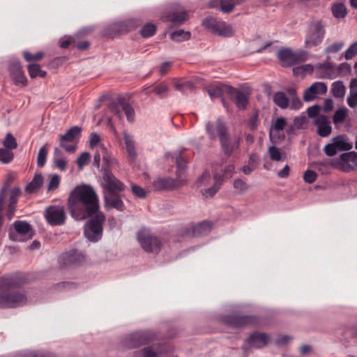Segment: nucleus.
<instances>
[{
    "label": "nucleus",
    "instance_id": "obj_1",
    "mask_svg": "<svg viewBox=\"0 0 357 357\" xmlns=\"http://www.w3.org/2000/svg\"><path fill=\"white\" fill-rule=\"evenodd\" d=\"M68 207L75 220H85L100 211L98 196L91 185H77L69 195Z\"/></svg>",
    "mask_w": 357,
    "mask_h": 357
},
{
    "label": "nucleus",
    "instance_id": "obj_2",
    "mask_svg": "<svg viewBox=\"0 0 357 357\" xmlns=\"http://www.w3.org/2000/svg\"><path fill=\"white\" fill-rule=\"evenodd\" d=\"M23 282L17 277H0V308H15L28 302L26 294L22 289Z\"/></svg>",
    "mask_w": 357,
    "mask_h": 357
},
{
    "label": "nucleus",
    "instance_id": "obj_3",
    "mask_svg": "<svg viewBox=\"0 0 357 357\" xmlns=\"http://www.w3.org/2000/svg\"><path fill=\"white\" fill-rule=\"evenodd\" d=\"M325 27V24L321 20H313L309 23L305 36V48L312 49L321 44L326 35Z\"/></svg>",
    "mask_w": 357,
    "mask_h": 357
},
{
    "label": "nucleus",
    "instance_id": "obj_4",
    "mask_svg": "<svg viewBox=\"0 0 357 357\" xmlns=\"http://www.w3.org/2000/svg\"><path fill=\"white\" fill-rule=\"evenodd\" d=\"M317 78L333 79L337 77L345 75L351 70V66L347 63H342L335 66L330 62L319 63L316 66Z\"/></svg>",
    "mask_w": 357,
    "mask_h": 357
},
{
    "label": "nucleus",
    "instance_id": "obj_5",
    "mask_svg": "<svg viewBox=\"0 0 357 357\" xmlns=\"http://www.w3.org/2000/svg\"><path fill=\"white\" fill-rule=\"evenodd\" d=\"M84 226V235L91 242H97L102 236V225L105 221V215L102 212L94 213Z\"/></svg>",
    "mask_w": 357,
    "mask_h": 357
},
{
    "label": "nucleus",
    "instance_id": "obj_6",
    "mask_svg": "<svg viewBox=\"0 0 357 357\" xmlns=\"http://www.w3.org/2000/svg\"><path fill=\"white\" fill-rule=\"evenodd\" d=\"M158 339L153 331H139L127 335L124 338L126 347L132 349L154 342Z\"/></svg>",
    "mask_w": 357,
    "mask_h": 357
},
{
    "label": "nucleus",
    "instance_id": "obj_7",
    "mask_svg": "<svg viewBox=\"0 0 357 357\" xmlns=\"http://www.w3.org/2000/svg\"><path fill=\"white\" fill-rule=\"evenodd\" d=\"M216 126L221 147L225 154L230 155L239 148L241 139L240 137L231 138L225 123L218 122Z\"/></svg>",
    "mask_w": 357,
    "mask_h": 357
},
{
    "label": "nucleus",
    "instance_id": "obj_8",
    "mask_svg": "<svg viewBox=\"0 0 357 357\" xmlns=\"http://www.w3.org/2000/svg\"><path fill=\"white\" fill-rule=\"evenodd\" d=\"M137 238L144 251L158 253L160 250L161 242L149 229H140L137 234Z\"/></svg>",
    "mask_w": 357,
    "mask_h": 357
},
{
    "label": "nucleus",
    "instance_id": "obj_9",
    "mask_svg": "<svg viewBox=\"0 0 357 357\" xmlns=\"http://www.w3.org/2000/svg\"><path fill=\"white\" fill-rule=\"evenodd\" d=\"M100 185L103 195L105 193L120 194L124 191L126 188L125 185L107 169L103 172Z\"/></svg>",
    "mask_w": 357,
    "mask_h": 357
},
{
    "label": "nucleus",
    "instance_id": "obj_10",
    "mask_svg": "<svg viewBox=\"0 0 357 357\" xmlns=\"http://www.w3.org/2000/svg\"><path fill=\"white\" fill-rule=\"evenodd\" d=\"M14 230L9 232V238L14 241H26L33 236L31 225L23 220H16L13 222Z\"/></svg>",
    "mask_w": 357,
    "mask_h": 357
},
{
    "label": "nucleus",
    "instance_id": "obj_11",
    "mask_svg": "<svg viewBox=\"0 0 357 357\" xmlns=\"http://www.w3.org/2000/svg\"><path fill=\"white\" fill-rule=\"evenodd\" d=\"M352 147V143L344 135H340L333 137L331 142L325 145L324 151L326 155L332 157L338 152L349 151Z\"/></svg>",
    "mask_w": 357,
    "mask_h": 357
},
{
    "label": "nucleus",
    "instance_id": "obj_12",
    "mask_svg": "<svg viewBox=\"0 0 357 357\" xmlns=\"http://www.w3.org/2000/svg\"><path fill=\"white\" fill-rule=\"evenodd\" d=\"M278 59L287 66H292L305 61L307 53L305 51L293 52L289 48H282L278 51Z\"/></svg>",
    "mask_w": 357,
    "mask_h": 357
},
{
    "label": "nucleus",
    "instance_id": "obj_13",
    "mask_svg": "<svg viewBox=\"0 0 357 357\" xmlns=\"http://www.w3.org/2000/svg\"><path fill=\"white\" fill-rule=\"evenodd\" d=\"M45 217L51 225H61L65 222L66 215L63 206H50L45 211Z\"/></svg>",
    "mask_w": 357,
    "mask_h": 357
},
{
    "label": "nucleus",
    "instance_id": "obj_14",
    "mask_svg": "<svg viewBox=\"0 0 357 357\" xmlns=\"http://www.w3.org/2000/svg\"><path fill=\"white\" fill-rule=\"evenodd\" d=\"M59 261L63 266L76 267L82 265L85 262V256L77 250H72L63 253L59 258Z\"/></svg>",
    "mask_w": 357,
    "mask_h": 357
},
{
    "label": "nucleus",
    "instance_id": "obj_15",
    "mask_svg": "<svg viewBox=\"0 0 357 357\" xmlns=\"http://www.w3.org/2000/svg\"><path fill=\"white\" fill-rule=\"evenodd\" d=\"M353 165H357V153L349 151L334 162L333 167L343 172H349L353 169Z\"/></svg>",
    "mask_w": 357,
    "mask_h": 357
},
{
    "label": "nucleus",
    "instance_id": "obj_16",
    "mask_svg": "<svg viewBox=\"0 0 357 357\" xmlns=\"http://www.w3.org/2000/svg\"><path fill=\"white\" fill-rule=\"evenodd\" d=\"M135 26V22L133 20L114 22L104 30L103 35L107 37H113L116 33L130 31Z\"/></svg>",
    "mask_w": 357,
    "mask_h": 357
},
{
    "label": "nucleus",
    "instance_id": "obj_17",
    "mask_svg": "<svg viewBox=\"0 0 357 357\" xmlns=\"http://www.w3.org/2000/svg\"><path fill=\"white\" fill-rule=\"evenodd\" d=\"M222 321L227 325L234 328H241L256 322V318L250 316L225 315Z\"/></svg>",
    "mask_w": 357,
    "mask_h": 357
},
{
    "label": "nucleus",
    "instance_id": "obj_18",
    "mask_svg": "<svg viewBox=\"0 0 357 357\" xmlns=\"http://www.w3.org/2000/svg\"><path fill=\"white\" fill-rule=\"evenodd\" d=\"M122 135L127 158L130 162H135L137 158L135 137L127 131H123Z\"/></svg>",
    "mask_w": 357,
    "mask_h": 357
},
{
    "label": "nucleus",
    "instance_id": "obj_19",
    "mask_svg": "<svg viewBox=\"0 0 357 357\" xmlns=\"http://www.w3.org/2000/svg\"><path fill=\"white\" fill-rule=\"evenodd\" d=\"M184 183L183 179H180L178 177L176 179L172 178H158L153 183V187L155 190H173L180 187Z\"/></svg>",
    "mask_w": 357,
    "mask_h": 357
},
{
    "label": "nucleus",
    "instance_id": "obj_20",
    "mask_svg": "<svg viewBox=\"0 0 357 357\" xmlns=\"http://www.w3.org/2000/svg\"><path fill=\"white\" fill-rule=\"evenodd\" d=\"M327 91V86L325 83L317 82L307 88L303 96L305 102L314 100L318 96L325 94Z\"/></svg>",
    "mask_w": 357,
    "mask_h": 357
},
{
    "label": "nucleus",
    "instance_id": "obj_21",
    "mask_svg": "<svg viewBox=\"0 0 357 357\" xmlns=\"http://www.w3.org/2000/svg\"><path fill=\"white\" fill-rule=\"evenodd\" d=\"M9 71L13 80L16 84H21L23 86L26 84L27 79L19 61L14 60L10 62Z\"/></svg>",
    "mask_w": 357,
    "mask_h": 357
},
{
    "label": "nucleus",
    "instance_id": "obj_22",
    "mask_svg": "<svg viewBox=\"0 0 357 357\" xmlns=\"http://www.w3.org/2000/svg\"><path fill=\"white\" fill-rule=\"evenodd\" d=\"M165 351V345L160 342L152 343L137 351L141 357H160Z\"/></svg>",
    "mask_w": 357,
    "mask_h": 357
},
{
    "label": "nucleus",
    "instance_id": "obj_23",
    "mask_svg": "<svg viewBox=\"0 0 357 357\" xmlns=\"http://www.w3.org/2000/svg\"><path fill=\"white\" fill-rule=\"evenodd\" d=\"M105 207L107 209L115 208L119 211L125 209V205L119 194H105L103 195Z\"/></svg>",
    "mask_w": 357,
    "mask_h": 357
},
{
    "label": "nucleus",
    "instance_id": "obj_24",
    "mask_svg": "<svg viewBox=\"0 0 357 357\" xmlns=\"http://www.w3.org/2000/svg\"><path fill=\"white\" fill-rule=\"evenodd\" d=\"M314 123L317 128V133L322 137H328L332 132L330 121L326 116L320 115L314 120Z\"/></svg>",
    "mask_w": 357,
    "mask_h": 357
},
{
    "label": "nucleus",
    "instance_id": "obj_25",
    "mask_svg": "<svg viewBox=\"0 0 357 357\" xmlns=\"http://www.w3.org/2000/svg\"><path fill=\"white\" fill-rule=\"evenodd\" d=\"M269 340V337L264 333H254L248 338V343L255 348H261L266 346Z\"/></svg>",
    "mask_w": 357,
    "mask_h": 357
},
{
    "label": "nucleus",
    "instance_id": "obj_26",
    "mask_svg": "<svg viewBox=\"0 0 357 357\" xmlns=\"http://www.w3.org/2000/svg\"><path fill=\"white\" fill-rule=\"evenodd\" d=\"M214 183L213 185L207 189L201 190V192L206 198L213 197L218 191L220 190L222 185L223 179L222 176L220 174H215L213 176Z\"/></svg>",
    "mask_w": 357,
    "mask_h": 357
},
{
    "label": "nucleus",
    "instance_id": "obj_27",
    "mask_svg": "<svg viewBox=\"0 0 357 357\" xmlns=\"http://www.w3.org/2000/svg\"><path fill=\"white\" fill-rule=\"evenodd\" d=\"M188 17V13L182 8H179L169 13L166 16V18L174 24H181L187 20Z\"/></svg>",
    "mask_w": 357,
    "mask_h": 357
},
{
    "label": "nucleus",
    "instance_id": "obj_28",
    "mask_svg": "<svg viewBox=\"0 0 357 357\" xmlns=\"http://www.w3.org/2000/svg\"><path fill=\"white\" fill-rule=\"evenodd\" d=\"M235 89L228 85L218 84L208 89V93L211 98H217L222 96L225 92L231 93Z\"/></svg>",
    "mask_w": 357,
    "mask_h": 357
},
{
    "label": "nucleus",
    "instance_id": "obj_29",
    "mask_svg": "<svg viewBox=\"0 0 357 357\" xmlns=\"http://www.w3.org/2000/svg\"><path fill=\"white\" fill-rule=\"evenodd\" d=\"M212 229V224L211 222L204 221L199 222L192 227V235L193 236H197L200 235H206Z\"/></svg>",
    "mask_w": 357,
    "mask_h": 357
},
{
    "label": "nucleus",
    "instance_id": "obj_30",
    "mask_svg": "<svg viewBox=\"0 0 357 357\" xmlns=\"http://www.w3.org/2000/svg\"><path fill=\"white\" fill-rule=\"evenodd\" d=\"M234 33L233 28L230 24L220 21L214 34L220 36L230 37L234 35Z\"/></svg>",
    "mask_w": 357,
    "mask_h": 357
},
{
    "label": "nucleus",
    "instance_id": "obj_31",
    "mask_svg": "<svg viewBox=\"0 0 357 357\" xmlns=\"http://www.w3.org/2000/svg\"><path fill=\"white\" fill-rule=\"evenodd\" d=\"M14 357H57L49 351H22L15 354Z\"/></svg>",
    "mask_w": 357,
    "mask_h": 357
},
{
    "label": "nucleus",
    "instance_id": "obj_32",
    "mask_svg": "<svg viewBox=\"0 0 357 357\" xmlns=\"http://www.w3.org/2000/svg\"><path fill=\"white\" fill-rule=\"evenodd\" d=\"M81 130L82 129L80 127L73 126L70 128L65 135H61L60 139H65L70 143H75V139L79 137Z\"/></svg>",
    "mask_w": 357,
    "mask_h": 357
},
{
    "label": "nucleus",
    "instance_id": "obj_33",
    "mask_svg": "<svg viewBox=\"0 0 357 357\" xmlns=\"http://www.w3.org/2000/svg\"><path fill=\"white\" fill-rule=\"evenodd\" d=\"M43 177L41 174H36L33 180L26 185V191L29 193H32L38 190L43 184Z\"/></svg>",
    "mask_w": 357,
    "mask_h": 357
},
{
    "label": "nucleus",
    "instance_id": "obj_34",
    "mask_svg": "<svg viewBox=\"0 0 357 357\" xmlns=\"http://www.w3.org/2000/svg\"><path fill=\"white\" fill-rule=\"evenodd\" d=\"M274 102L280 108L286 109L289 105V101L284 92H277L273 96Z\"/></svg>",
    "mask_w": 357,
    "mask_h": 357
},
{
    "label": "nucleus",
    "instance_id": "obj_35",
    "mask_svg": "<svg viewBox=\"0 0 357 357\" xmlns=\"http://www.w3.org/2000/svg\"><path fill=\"white\" fill-rule=\"evenodd\" d=\"M120 104L121 105L122 110L126 116L127 120L129 122H133L135 119V110L133 107L128 103L125 99H121Z\"/></svg>",
    "mask_w": 357,
    "mask_h": 357
},
{
    "label": "nucleus",
    "instance_id": "obj_36",
    "mask_svg": "<svg viewBox=\"0 0 357 357\" xmlns=\"http://www.w3.org/2000/svg\"><path fill=\"white\" fill-rule=\"evenodd\" d=\"M190 36L191 33L189 31H185L183 29L175 31L170 34V38L176 42L188 40Z\"/></svg>",
    "mask_w": 357,
    "mask_h": 357
},
{
    "label": "nucleus",
    "instance_id": "obj_37",
    "mask_svg": "<svg viewBox=\"0 0 357 357\" xmlns=\"http://www.w3.org/2000/svg\"><path fill=\"white\" fill-rule=\"evenodd\" d=\"M176 163L177 166V172L176 175L177 177L180 179H183L185 181V169L186 167V161L185 160L181 155H178L176 157Z\"/></svg>",
    "mask_w": 357,
    "mask_h": 357
},
{
    "label": "nucleus",
    "instance_id": "obj_38",
    "mask_svg": "<svg viewBox=\"0 0 357 357\" xmlns=\"http://www.w3.org/2000/svg\"><path fill=\"white\" fill-rule=\"evenodd\" d=\"M348 116V109L343 107L337 109L333 117L334 124L337 125L342 123Z\"/></svg>",
    "mask_w": 357,
    "mask_h": 357
},
{
    "label": "nucleus",
    "instance_id": "obj_39",
    "mask_svg": "<svg viewBox=\"0 0 357 357\" xmlns=\"http://www.w3.org/2000/svg\"><path fill=\"white\" fill-rule=\"evenodd\" d=\"M220 122L221 123H224V122L218 119L215 122H211L208 121L206 123V130L208 135H209V137L211 139H215L218 136V134L217 132V125L218 123Z\"/></svg>",
    "mask_w": 357,
    "mask_h": 357
},
{
    "label": "nucleus",
    "instance_id": "obj_40",
    "mask_svg": "<svg viewBox=\"0 0 357 357\" xmlns=\"http://www.w3.org/2000/svg\"><path fill=\"white\" fill-rule=\"evenodd\" d=\"M28 72L31 78H36V77H44L46 75V72L41 70L38 64H29L28 66Z\"/></svg>",
    "mask_w": 357,
    "mask_h": 357
},
{
    "label": "nucleus",
    "instance_id": "obj_41",
    "mask_svg": "<svg viewBox=\"0 0 357 357\" xmlns=\"http://www.w3.org/2000/svg\"><path fill=\"white\" fill-rule=\"evenodd\" d=\"M332 93L335 98H342L345 94V86L342 81H336L332 84Z\"/></svg>",
    "mask_w": 357,
    "mask_h": 357
},
{
    "label": "nucleus",
    "instance_id": "obj_42",
    "mask_svg": "<svg viewBox=\"0 0 357 357\" xmlns=\"http://www.w3.org/2000/svg\"><path fill=\"white\" fill-rule=\"evenodd\" d=\"M48 144H45L38 151L37 155V165L42 167L45 165L47 155Z\"/></svg>",
    "mask_w": 357,
    "mask_h": 357
},
{
    "label": "nucleus",
    "instance_id": "obj_43",
    "mask_svg": "<svg viewBox=\"0 0 357 357\" xmlns=\"http://www.w3.org/2000/svg\"><path fill=\"white\" fill-rule=\"evenodd\" d=\"M220 21L213 17H207L202 21L203 26L214 33Z\"/></svg>",
    "mask_w": 357,
    "mask_h": 357
},
{
    "label": "nucleus",
    "instance_id": "obj_44",
    "mask_svg": "<svg viewBox=\"0 0 357 357\" xmlns=\"http://www.w3.org/2000/svg\"><path fill=\"white\" fill-rule=\"evenodd\" d=\"M332 13L336 18H344L347 15V9L344 4L336 3L332 7Z\"/></svg>",
    "mask_w": 357,
    "mask_h": 357
},
{
    "label": "nucleus",
    "instance_id": "obj_45",
    "mask_svg": "<svg viewBox=\"0 0 357 357\" xmlns=\"http://www.w3.org/2000/svg\"><path fill=\"white\" fill-rule=\"evenodd\" d=\"M14 158V154L11 150L7 149H0V162L3 164L10 162Z\"/></svg>",
    "mask_w": 357,
    "mask_h": 357
},
{
    "label": "nucleus",
    "instance_id": "obj_46",
    "mask_svg": "<svg viewBox=\"0 0 357 357\" xmlns=\"http://www.w3.org/2000/svg\"><path fill=\"white\" fill-rule=\"evenodd\" d=\"M287 124L286 119L283 117H280L275 120V121L271 126L270 130V137L272 138L273 132L276 131H280L284 129Z\"/></svg>",
    "mask_w": 357,
    "mask_h": 357
},
{
    "label": "nucleus",
    "instance_id": "obj_47",
    "mask_svg": "<svg viewBox=\"0 0 357 357\" xmlns=\"http://www.w3.org/2000/svg\"><path fill=\"white\" fill-rule=\"evenodd\" d=\"M156 26L153 24L148 23L143 26L141 29V34L144 38L153 36L156 32Z\"/></svg>",
    "mask_w": 357,
    "mask_h": 357
},
{
    "label": "nucleus",
    "instance_id": "obj_48",
    "mask_svg": "<svg viewBox=\"0 0 357 357\" xmlns=\"http://www.w3.org/2000/svg\"><path fill=\"white\" fill-rule=\"evenodd\" d=\"M236 104L239 109H245L248 104V96L243 91H238L236 95Z\"/></svg>",
    "mask_w": 357,
    "mask_h": 357
},
{
    "label": "nucleus",
    "instance_id": "obj_49",
    "mask_svg": "<svg viewBox=\"0 0 357 357\" xmlns=\"http://www.w3.org/2000/svg\"><path fill=\"white\" fill-rule=\"evenodd\" d=\"M4 147L9 150L15 149L17 146V143L15 138L11 133H8L3 142Z\"/></svg>",
    "mask_w": 357,
    "mask_h": 357
},
{
    "label": "nucleus",
    "instance_id": "obj_50",
    "mask_svg": "<svg viewBox=\"0 0 357 357\" xmlns=\"http://www.w3.org/2000/svg\"><path fill=\"white\" fill-rule=\"evenodd\" d=\"M123 99V98H118L116 101L112 102L109 106V109L112 114L116 115L119 119L122 118L121 115V105L120 104V100Z\"/></svg>",
    "mask_w": 357,
    "mask_h": 357
},
{
    "label": "nucleus",
    "instance_id": "obj_51",
    "mask_svg": "<svg viewBox=\"0 0 357 357\" xmlns=\"http://www.w3.org/2000/svg\"><path fill=\"white\" fill-rule=\"evenodd\" d=\"M233 186L240 194L245 192L249 188L247 183L241 178L235 179L233 182Z\"/></svg>",
    "mask_w": 357,
    "mask_h": 357
},
{
    "label": "nucleus",
    "instance_id": "obj_52",
    "mask_svg": "<svg viewBox=\"0 0 357 357\" xmlns=\"http://www.w3.org/2000/svg\"><path fill=\"white\" fill-rule=\"evenodd\" d=\"M344 46V43L342 41L335 42L325 48V53L335 54L340 51Z\"/></svg>",
    "mask_w": 357,
    "mask_h": 357
},
{
    "label": "nucleus",
    "instance_id": "obj_53",
    "mask_svg": "<svg viewBox=\"0 0 357 357\" xmlns=\"http://www.w3.org/2000/svg\"><path fill=\"white\" fill-rule=\"evenodd\" d=\"M168 91L169 86H167V84L164 82L160 83L153 89V92L155 93V94L160 97H165Z\"/></svg>",
    "mask_w": 357,
    "mask_h": 357
},
{
    "label": "nucleus",
    "instance_id": "obj_54",
    "mask_svg": "<svg viewBox=\"0 0 357 357\" xmlns=\"http://www.w3.org/2000/svg\"><path fill=\"white\" fill-rule=\"evenodd\" d=\"M357 54V42L351 44L344 52V58L347 60L351 59Z\"/></svg>",
    "mask_w": 357,
    "mask_h": 357
},
{
    "label": "nucleus",
    "instance_id": "obj_55",
    "mask_svg": "<svg viewBox=\"0 0 357 357\" xmlns=\"http://www.w3.org/2000/svg\"><path fill=\"white\" fill-rule=\"evenodd\" d=\"M60 183V176L57 174L50 176V180L47 185V190L52 191L56 189Z\"/></svg>",
    "mask_w": 357,
    "mask_h": 357
},
{
    "label": "nucleus",
    "instance_id": "obj_56",
    "mask_svg": "<svg viewBox=\"0 0 357 357\" xmlns=\"http://www.w3.org/2000/svg\"><path fill=\"white\" fill-rule=\"evenodd\" d=\"M23 55H24V59L26 61L31 62V61H36L40 60L43 56V53L40 52L35 54H32L28 52H24Z\"/></svg>",
    "mask_w": 357,
    "mask_h": 357
},
{
    "label": "nucleus",
    "instance_id": "obj_57",
    "mask_svg": "<svg viewBox=\"0 0 357 357\" xmlns=\"http://www.w3.org/2000/svg\"><path fill=\"white\" fill-rule=\"evenodd\" d=\"M270 158L272 160L279 161L281 160V153L280 149L275 146H271L268 149Z\"/></svg>",
    "mask_w": 357,
    "mask_h": 357
},
{
    "label": "nucleus",
    "instance_id": "obj_58",
    "mask_svg": "<svg viewBox=\"0 0 357 357\" xmlns=\"http://www.w3.org/2000/svg\"><path fill=\"white\" fill-rule=\"evenodd\" d=\"M90 157V154L87 152H84L79 155L77 158V165L79 169H82L84 165L88 164Z\"/></svg>",
    "mask_w": 357,
    "mask_h": 357
},
{
    "label": "nucleus",
    "instance_id": "obj_59",
    "mask_svg": "<svg viewBox=\"0 0 357 357\" xmlns=\"http://www.w3.org/2000/svg\"><path fill=\"white\" fill-rule=\"evenodd\" d=\"M317 175L315 172L312 170H306L303 175L304 181L307 183H312L317 179Z\"/></svg>",
    "mask_w": 357,
    "mask_h": 357
},
{
    "label": "nucleus",
    "instance_id": "obj_60",
    "mask_svg": "<svg viewBox=\"0 0 357 357\" xmlns=\"http://www.w3.org/2000/svg\"><path fill=\"white\" fill-rule=\"evenodd\" d=\"M211 179L209 172L205 171L202 175L198 178L197 184L199 187L205 186L208 184Z\"/></svg>",
    "mask_w": 357,
    "mask_h": 357
},
{
    "label": "nucleus",
    "instance_id": "obj_61",
    "mask_svg": "<svg viewBox=\"0 0 357 357\" xmlns=\"http://www.w3.org/2000/svg\"><path fill=\"white\" fill-rule=\"evenodd\" d=\"M334 162H331L328 160L318 161L315 163L316 168L319 171L326 172L329 166H333Z\"/></svg>",
    "mask_w": 357,
    "mask_h": 357
},
{
    "label": "nucleus",
    "instance_id": "obj_62",
    "mask_svg": "<svg viewBox=\"0 0 357 357\" xmlns=\"http://www.w3.org/2000/svg\"><path fill=\"white\" fill-rule=\"evenodd\" d=\"M132 192L139 198H144L146 195L145 190L136 184L132 185Z\"/></svg>",
    "mask_w": 357,
    "mask_h": 357
},
{
    "label": "nucleus",
    "instance_id": "obj_63",
    "mask_svg": "<svg viewBox=\"0 0 357 357\" xmlns=\"http://www.w3.org/2000/svg\"><path fill=\"white\" fill-rule=\"evenodd\" d=\"M60 146L67 152H74L76 149L75 143H70L65 139H60Z\"/></svg>",
    "mask_w": 357,
    "mask_h": 357
},
{
    "label": "nucleus",
    "instance_id": "obj_64",
    "mask_svg": "<svg viewBox=\"0 0 357 357\" xmlns=\"http://www.w3.org/2000/svg\"><path fill=\"white\" fill-rule=\"evenodd\" d=\"M347 104L351 108L357 106V91H350L349 96L347 98Z\"/></svg>",
    "mask_w": 357,
    "mask_h": 357
}]
</instances>
